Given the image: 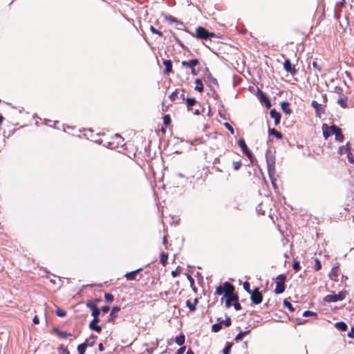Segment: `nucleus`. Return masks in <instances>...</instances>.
<instances>
[{
	"instance_id": "nucleus-1",
	"label": "nucleus",
	"mask_w": 354,
	"mask_h": 354,
	"mask_svg": "<svg viewBox=\"0 0 354 354\" xmlns=\"http://www.w3.org/2000/svg\"><path fill=\"white\" fill-rule=\"evenodd\" d=\"M225 286L228 288H230L229 291H227L225 296V306L227 308H230L232 305V303L234 304L239 300V297L234 293V286L231 283L225 281Z\"/></svg>"
},
{
	"instance_id": "nucleus-2",
	"label": "nucleus",
	"mask_w": 354,
	"mask_h": 354,
	"mask_svg": "<svg viewBox=\"0 0 354 354\" xmlns=\"http://www.w3.org/2000/svg\"><path fill=\"white\" fill-rule=\"evenodd\" d=\"M196 37L201 39L207 40L211 39L214 36V32H209L207 29L203 27L199 26L196 29Z\"/></svg>"
},
{
	"instance_id": "nucleus-3",
	"label": "nucleus",
	"mask_w": 354,
	"mask_h": 354,
	"mask_svg": "<svg viewBox=\"0 0 354 354\" xmlns=\"http://www.w3.org/2000/svg\"><path fill=\"white\" fill-rule=\"evenodd\" d=\"M120 146H124V138L117 133L111 138V141L107 143V147L113 149L118 148Z\"/></svg>"
},
{
	"instance_id": "nucleus-4",
	"label": "nucleus",
	"mask_w": 354,
	"mask_h": 354,
	"mask_svg": "<svg viewBox=\"0 0 354 354\" xmlns=\"http://www.w3.org/2000/svg\"><path fill=\"white\" fill-rule=\"evenodd\" d=\"M266 159L268 170L272 171L275 169V156L270 149H268L266 152ZM272 171H271L272 173Z\"/></svg>"
},
{
	"instance_id": "nucleus-5",
	"label": "nucleus",
	"mask_w": 354,
	"mask_h": 354,
	"mask_svg": "<svg viewBox=\"0 0 354 354\" xmlns=\"http://www.w3.org/2000/svg\"><path fill=\"white\" fill-rule=\"evenodd\" d=\"M346 295V291H340L337 294L328 295L325 297L324 301L328 303L342 301L345 299Z\"/></svg>"
},
{
	"instance_id": "nucleus-6",
	"label": "nucleus",
	"mask_w": 354,
	"mask_h": 354,
	"mask_svg": "<svg viewBox=\"0 0 354 354\" xmlns=\"http://www.w3.org/2000/svg\"><path fill=\"white\" fill-rule=\"evenodd\" d=\"M250 295L251 301L253 304L257 305L262 302L263 295L258 288H255L254 290H252Z\"/></svg>"
},
{
	"instance_id": "nucleus-7",
	"label": "nucleus",
	"mask_w": 354,
	"mask_h": 354,
	"mask_svg": "<svg viewBox=\"0 0 354 354\" xmlns=\"http://www.w3.org/2000/svg\"><path fill=\"white\" fill-rule=\"evenodd\" d=\"M257 96L258 99L259 100V101L262 104H264V105L266 106V107L267 109H270L272 106L271 102L269 100V98L267 97L266 94L265 93H263L259 88H257Z\"/></svg>"
},
{
	"instance_id": "nucleus-8",
	"label": "nucleus",
	"mask_w": 354,
	"mask_h": 354,
	"mask_svg": "<svg viewBox=\"0 0 354 354\" xmlns=\"http://www.w3.org/2000/svg\"><path fill=\"white\" fill-rule=\"evenodd\" d=\"M335 126V124L328 126L326 124L322 125L323 136L326 139L333 135Z\"/></svg>"
},
{
	"instance_id": "nucleus-9",
	"label": "nucleus",
	"mask_w": 354,
	"mask_h": 354,
	"mask_svg": "<svg viewBox=\"0 0 354 354\" xmlns=\"http://www.w3.org/2000/svg\"><path fill=\"white\" fill-rule=\"evenodd\" d=\"M311 105L315 110L316 116L321 118L322 115L324 113V109L322 107V104L315 100H313Z\"/></svg>"
},
{
	"instance_id": "nucleus-10",
	"label": "nucleus",
	"mask_w": 354,
	"mask_h": 354,
	"mask_svg": "<svg viewBox=\"0 0 354 354\" xmlns=\"http://www.w3.org/2000/svg\"><path fill=\"white\" fill-rule=\"evenodd\" d=\"M283 68L292 75H295L297 73V70L292 66L291 62L288 59H285L283 62Z\"/></svg>"
},
{
	"instance_id": "nucleus-11",
	"label": "nucleus",
	"mask_w": 354,
	"mask_h": 354,
	"mask_svg": "<svg viewBox=\"0 0 354 354\" xmlns=\"http://www.w3.org/2000/svg\"><path fill=\"white\" fill-rule=\"evenodd\" d=\"M199 61L198 59H192L189 61H183L181 64L184 67H188L191 69L195 68V67L198 65Z\"/></svg>"
},
{
	"instance_id": "nucleus-12",
	"label": "nucleus",
	"mask_w": 354,
	"mask_h": 354,
	"mask_svg": "<svg viewBox=\"0 0 354 354\" xmlns=\"http://www.w3.org/2000/svg\"><path fill=\"white\" fill-rule=\"evenodd\" d=\"M333 135H335V136L336 141H337L339 142H342L344 141V136L342 133V131L341 128H339L337 125L335 127V131H334Z\"/></svg>"
},
{
	"instance_id": "nucleus-13",
	"label": "nucleus",
	"mask_w": 354,
	"mask_h": 354,
	"mask_svg": "<svg viewBox=\"0 0 354 354\" xmlns=\"http://www.w3.org/2000/svg\"><path fill=\"white\" fill-rule=\"evenodd\" d=\"M120 310V308L118 306H114L111 309V312L107 317V321L109 322H113L114 319L118 316V313Z\"/></svg>"
},
{
	"instance_id": "nucleus-14",
	"label": "nucleus",
	"mask_w": 354,
	"mask_h": 354,
	"mask_svg": "<svg viewBox=\"0 0 354 354\" xmlns=\"http://www.w3.org/2000/svg\"><path fill=\"white\" fill-rule=\"evenodd\" d=\"M270 115L274 120V124L278 125L281 121V113L275 109H273L270 110Z\"/></svg>"
},
{
	"instance_id": "nucleus-15",
	"label": "nucleus",
	"mask_w": 354,
	"mask_h": 354,
	"mask_svg": "<svg viewBox=\"0 0 354 354\" xmlns=\"http://www.w3.org/2000/svg\"><path fill=\"white\" fill-rule=\"evenodd\" d=\"M143 270L142 268H140L137 270H135L133 271H131V272H127L124 274V277L127 279V280L128 281H132V280H136V274L140 272V271H142Z\"/></svg>"
},
{
	"instance_id": "nucleus-16",
	"label": "nucleus",
	"mask_w": 354,
	"mask_h": 354,
	"mask_svg": "<svg viewBox=\"0 0 354 354\" xmlns=\"http://www.w3.org/2000/svg\"><path fill=\"white\" fill-rule=\"evenodd\" d=\"M52 332L56 333L61 338L66 339L68 337L71 336V333L65 331H61L57 327H53Z\"/></svg>"
},
{
	"instance_id": "nucleus-17",
	"label": "nucleus",
	"mask_w": 354,
	"mask_h": 354,
	"mask_svg": "<svg viewBox=\"0 0 354 354\" xmlns=\"http://www.w3.org/2000/svg\"><path fill=\"white\" fill-rule=\"evenodd\" d=\"M223 326V319L221 318L218 319V322L214 324L212 326V331L214 333H218L221 330Z\"/></svg>"
},
{
	"instance_id": "nucleus-18",
	"label": "nucleus",
	"mask_w": 354,
	"mask_h": 354,
	"mask_svg": "<svg viewBox=\"0 0 354 354\" xmlns=\"http://www.w3.org/2000/svg\"><path fill=\"white\" fill-rule=\"evenodd\" d=\"M229 290H230V288H226L225 286V283H224L223 286H219L216 288V294H217L218 295H223V296L225 297V295L227 294V291H229Z\"/></svg>"
},
{
	"instance_id": "nucleus-19",
	"label": "nucleus",
	"mask_w": 354,
	"mask_h": 354,
	"mask_svg": "<svg viewBox=\"0 0 354 354\" xmlns=\"http://www.w3.org/2000/svg\"><path fill=\"white\" fill-rule=\"evenodd\" d=\"M290 104L288 102H283L281 104V108L282 111L287 115H290L292 113V110L289 107Z\"/></svg>"
},
{
	"instance_id": "nucleus-20",
	"label": "nucleus",
	"mask_w": 354,
	"mask_h": 354,
	"mask_svg": "<svg viewBox=\"0 0 354 354\" xmlns=\"http://www.w3.org/2000/svg\"><path fill=\"white\" fill-rule=\"evenodd\" d=\"M268 134L270 136H274L277 139H282V138H283V134L281 132L278 131L275 129H270V128H269L268 129Z\"/></svg>"
},
{
	"instance_id": "nucleus-21",
	"label": "nucleus",
	"mask_w": 354,
	"mask_h": 354,
	"mask_svg": "<svg viewBox=\"0 0 354 354\" xmlns=\"http://www.w3.org/2000/svg\"><path fill=\"white\" fill-rule=\"evenodd\" d=\"M97 322H93V321H91L90 323H89V328L92 330H94L98 333H101L102 331V327L100 325H97Z\"/></svg>"
},
{
	"instance_id": "nucleus-22",
	"label": "nucleus",
	"mask_w": 354,
	"mask_h": 354,
	"mask_svg": "<svg viewBox=\"0 0 354 354\" xmlns=\"http://www.w3.org/2000/svg\"><path fill=\"white\" fill-rule=\"evenodd\" d=\"M286 286L284 283H279L276 282V287L274 289V292L277 295L281 294L285 291Z\"/></svg>"
},
{
	"instance_id": "nucleus-23",
	"label": "nucleus",
	"mask_w": 354,
	"mask_h": 354,
	"mask_svg": "<svg viewBox=\"0 0 354 354\" xmlns=\"http://www.w3.org/2000/svg\"><path fill=\"white\" fill-rule=\"evenodd\" d=\"M163 64L165 66V73H169L172 71V63L170 59L163 60Z\"/></svg>"
},
{
	"instance_id": "nucleus-24",
	"label": "nucleus",
	"mask_w": 354,
	"mask_h": 354,
	"mask_svg": "<svg viewBox=\"0 0 354 354\" xmlns=\"http://www.w3.org/2000/svg\"><path fill=\"white\" fill-rule=\"evenodd\" d=\"M351 145L349 142H347L345 146L339 147L338 149V153L339 155H343L344 153H346L347 151L351 150Z\"/></svg>"
},
{
	"instance_id": "nucleus-25",
	"label": "nucleus",
	"mask_w": 354,
	"mask_h": 354,
	"mask_svg": "<svg viewBox=\"0 0 354 354\" xmlns=\"http://www.w3.org/2000/svg\"><path fill=\"white\" fill-rule=\"evenodd\" d=\"M250 333V330L241 331L236 335V336L234 338V340L236 342H239V341L242 340L243 339V337L245 336H246L247 335H248Z\"/></svg>"
},
{
	"instance_id": "nucleus-26",
	"label": "nucleus",
	"mask_w": 354,
	"mask_h": 354,
	"mask_svg": "<svg viewBox=\"0 0 354 354\" xmlns=\"http://www.w3.org/2000/svg\"><path fill=\"white\" fill-rule=\"evenodd\" d=\"M195 84H196L195 90L198 92H202L204 88L202 80L201 79H196L195 80Z\"/></svg>"
},
{
	"instance_id": "nucleus-27",
	"label": "nucleus",
	"mask_w": 354,
	"mask_h": 354,
	"mask_svg": "<svg viewBox=\"0 0 354 354\" xmlns=\"http://www.w3.org/2000/svg\"><path fill=\"white\" fill-rule=\"evenodd\" d=\"M185 337L183 333H180L178 336H177L175 339L176 343L180 346L185 343Z\"/></svg>"
},
{
	"instance_id": "nucleus-28",
	"label": "nucleus",
	"mask_w": 354,
	"mask_h": 354,
	"mask_svg": "<svg viewBox=\"0 0 354 354\" xmlns=\"http://www.w3.org/2000/svg\"><path fill=\"white\" fill-rule=\"evenodd\" d=\"M335 327L340 331H346L347 330V325L344 322H338L335 323Z\"/></svg>"
},
{
	"instance_id": "nucleus-29",
	"label": "nucleus",
	"mask_w": 354,
	"mask_h": 354,
	"mask_svg": "<svg viewBox=\"0 0 354 354\" xmlns=\"http://www.w3.org/2000/svg\"><path fill=\"white\" fill-rule=\"evenodd\" d=\"M88 347V344L86 342H84L77 346V351L78 354H84Z\"/></svg>"
},
{
	"instance_id": "nucleus-30",
	"label": "nucleus",
	"mask_w": 354,
	"mask_h": 354,
	"mask_svg": "<svg viewBox=\"0 0 354 354\" xmlns=\"http://www.w3.org/2000/svg\"><path fill=\"white\" fill-rule=\"evenodd\" d=\"M196 100L194 97H187L186 104L188 110H190V108L194 106L196 104Z\"/></svg>"
},
{
	"instance_id": "nucleus-31",
	"label": "nucleus",
	"mask_w": 354,
	"mask_h": 354,
	"mask_svg": "<svg viewBox=\"0 0 354 354\" xmlns=\"http://www.w3.org/2000/svg\"><path fill=\"white\" fill-rule=\"evenodd\" d=\"M337 104L342 108L344 109H346L348 107V104H347V97H339L338 100H337Z\"/></svg>"
},
{
	"instance_id": "nucleus-32",
	"label": "nucleus",
	"mask_w": 354,
	"mask_h": 354,
	"mask_svg": "<svg viewBox=\"0 0 354 354\" xmlns=\"http://www.w3.org/2000/svg\"><path fill=\"white\" fill-rule=\"evenodd\" d=\"M206 70L207 72V78L209 80V82L214 85L218 86L217 80L212 75V74L210 73L207 68Z\"/></svg>"
},
{
	"instance_id": "nucleus-33",
	"label": "nucleus",
	"mask_w": 354,
	"mask_h": 354,
	"mask_svg": "<svg viewBox=\"0 0 354 354\" xmlns=\"http://www.w3.org/2000/svg\"><path fill=\"white\" fill-rule=\"evenodd\" d=\"M167 260H168V254L167 253H165V252H162L160 254V263L162 266H165L167 263Z\"/></svg>"
},
{
	"instance_id": "nucleus-34",
	"label": "nucleus",
	"mask_w": 354,
	"mask_h": 354,
	"mask_svg": "<svg viewBox=\"0 0 354 354\" xmlns=\"http://www.w3.org/2000/svg\"><path fill=\"white\" fill-rule=\"evenodd\" d=\"M272 172L271 173V171L270 170H268V176H269V178L272 182V184L273 185V187H276V178H274V176H275V169L272 170Z\"/></svg>"
},
{
	"instance_id": "nucleus-35",
	"label": "nucleus",
	"mask_w": 354,
	"mask_h": 354,
	"mask_svg": "<svg viewBox=\"0 0 354 354\" xmlns=\"http://www.w3.org/2000/svg\"><path fill=\"white\" fill-rule=\"evenodd\" d=\"M233 346V344L231 342H227L224 348L223 349V354H230L231 348Z\"/></svg>"
},
{
	"instance_id": "nucleus-36",
	"label": "nucleus",
	"mask_w": 354,
	"mask_h": 354,
	"mask_svg": "<svg viewBox=\"0 0 354 354\" xmlns=\"http://www.w3.org/2000/svg\"><path fill=\"white\" fill-rule=\"evenodd\" d=\"M100 314V310H93V312L91 313V315L93 317V322H100V318H99V315Z\"/></svg>"
},
{
	"instance_id": "nucleus-37",
	"label": "nucleus",
	"mask_w": 354,
	"mask_h": 354,
	"mask_svg": "<svg viewBox=\"0 0 354 354\" xmlns=\"http://www.w3.org/2000/svg\"><path fill=\"white\" fill-rule=\"evenodd\" d=\"M57 351L59 354H70L69 350L65 347L63 344H61L58 348Z\"/></svg>"
},
{
	"instance_id": "nucleus-38",
	"label": "nucleus",
	"mask_w": 354,
	"mask_h": 354,
	"mask_svg": "<svg viewBox=\"0 0 354 354\" xmlns=\"http://www.w3.org/2000/svg\"><path fill=\"white\" fill-rule=\"evenodd\" d=\"M167 19V21L171 23H176V24H180L181 26H184L182 21L178 20L176 17L173 16H169Z\"/></svg>"
},
{
	"instance_id": "nucleus-39",
	"label": "nucleus",
	"mask_w": 354,
	"mask_h": 354,
	"mask_svg": "<svg viewBox=\"0 0 354 354\" xmlns=\"http://www.w3.org/2000/svg\"><path fill=\"white\" fill-rule=\"evenodd\" d=\"M238 145L241 147L242 151H243L247 148H248L247 145H246V143H245V140L243 138H241V139L239 140Z\"/></svg>"
},
{
	"instance_id": "nucleus-40",
	"label": "nucleus",
	"mask_w": 354,
	"mask_h": 354,
	"mask_svg": "<svg viewBox=\"0 0 354 354\" xmlns=\"http://www.w3.org/2000/svg\"><path fill=\"white\" fill-rule=\"evenodd\" d=\"M283 305L287 308H288V310L290 311V312H293L295 311V308L294 307L292 306V304L288 301V299H284L283 300Z\"/></svg>"
},
{
	"instance_id": "nucleus-41",
	"label": "nucleus",
	"mask_w": 354,
	"mask_h": 354,
	"mask_svg": "<svg viewBox=\"0 0 354 354\" xmlns=\"http://www.w3.org/2000/svg\"><path fill=\"white\" fill-rule=\"evenodd\" d=\"M286 279V276L285 274H281L278 275L277 277V283H281L285 284Z\"/></svg>"
},
{
	"instance_id": "nucleus-42",
	"label": "nucleus",
	"mask_w": 354,
	"mask_h": 354,
	"mask_svg": "<svg viewBox=\"0 0 354 354\" xmlns=\"http://www.w3.org/2000/svg\"><path fill=\"white\" fill-rule=\"evenodd\" d=\"M55 313L59 317H64L66 315V312L61 308H57Z\"/></svg>"
},
{
	"instance_id": "nucleus-43",
	"label": "nucleus",
	"mask_w": 354,
	"mask_h": 354,
	"mask_svg": "<svg viewBox=\"0 0 354 354\" xmlns=\"http://www.w3.org/2000/svg\"><path fill=\"white\" fill-rule=\"evenodd\" d=\"M186 306L189 309L190 311L193 312L196 310L195 304H192L189 300L186 301Z\"/></svg>"
},
{
	"instance_id": "nucleus-44",
	"label": "nucleus",
	"mask_w": 354,
	"mask_h": 354,
	"mask_svg": "<svg viewBox=\"0 0 354 354\" xmlns=\"http://www.w3.org/2000/svg\"><path fill=\"white\" fill-rule=\"evenodd\" d=\"M243 153L251 160H252V158L254 157L252 151L250 150L248 148H247L245 150H244L243 151Z\"/></svg>"
},
{
	"instance_id": "nucleus-45",
	"label": "nucleus",
	"mask_w": 354,
	"mask_h": 354,
	"mask_svg": "<svg viewBox=\"0 0 354 354\" xmlns=\"http://www.w3.org/2000/svg\"><path fill=\"white\" fill-rule=\"evenodd\" d=\"M243 153L251 160H252V158L254 157L252 151L250 150L248 148H247L245 150H244L243 151Z\"/></svg>"
},
{
	"instance_id": "nucleus-46",
	"label": "nucleus",
	"mask_w": 354,
	"mask_h": 354,
	"mask_svg": "<svg viewBox=\"0 0 354 354\" xmlns=\"http://www.w3.org/2000/svg\"><path fill=\"white\" fill-rule=\"evenodd\" d=\"M104 299L107 302H112L114 299V297L112 294L106 292L104 294Z\"/></svg>"
},
{
	"instance_id": "nucleus-47",
	"label": "nucleus",
	"mask_w": 354,
	"mask_h": 354,
	"mask_svg": "<svg viewBox=\"0 0 354 354\" xmlns=\"http://www.w3.org/2000/svg\"><path fill=\"white\" fill-rule=\"evenodd\" d=\"M232 164H233V169L235 171H238L242 165V162L241 160L234 161Z\"/></svg>"
},
{
	"instance_id": "nucleus-48",
	"label": "nucleus",
	"mask_w": 354,
	"mask_h": 354,
	"mask_svg": "<svg viewBox=\"0 0 354 354\" xmlns=\"http://www.w3.org/2000/svg\"><path fill=\"white\" fill-rule=\"evenodd\" d=\"M243 289L248 293L250 294L252 292V290H250V284L248 281H245L243 283Z\"/></svg>"
},
{
	"instance_id": "nucleus-49",
	"label": "nucleus",
	"mask_w": 354,
	"mask_h": 354,
	"mask_svg": "<svg viewBox=\"0 0 354 354\" xmlns=\"http://www.w3.org/2000/svg\"><path fill=\"white\" fill-rule=\"evenodd\" d=\"M86 307L90 308L92 312H93V310H97L100 309L95 304H93L91 302L87 303L86 304Z\"/></svg>"
},
{
	"instance_id": "nucleus-50",
	"label": "nucleus",
	"mask_w": 354,
	"mask_h": 354,
	"mask_svg": "<svg viewBox=\"0 0 354 354\" xmlns=\"http://www.w3.org/2000/svg\"><path fill=\"white\" fill-rule=\"evenodd\" d=\"M302 315L304 317L314 316L317 317V313L310 310H305L303 312Z\"/></svg>"
},
{
	"instance_id": "nucleus-51",
	"label": "nucleus",
	"mask_w": 354,
	"mask_h": 354,
	"mask_svg": "<svg viewBox=\"0 0 354 354\" xmlns=\"http://www.w3.org/2000/svg\"><path fill=\"white\" fill-rule=\"evenodd\" d=\"M322 268L321 261L318 259H315V270L318 271Z\"/></svg>"
},
{
	"instance_id": "nucleus-52",
	"label": "nucleus",
	"mask_w": 354,
	"mask_h": 354,
	"mask_svg": "<svg viewBox=\"0 0 354 354\" xmlns=\"http://www.w3.org/2000/svg\"><path fill=\"white\" fill-rule=\"evenodd\" d=\"M292 268L295 270V272H297L300 270L301 266H300V263L298 261L295 260L293 261Z\"/></svg>"
},
{
	"instance_id": "nucleus-53",
	"label": "nucleus",
	"mask_w": 354,
	"mask_h": 354,
	"mask_svg": "<svg viewBox=\"0 0 354 354\" xmlns=\"http://www.w3.org/2000/svg\"><path fill=\"white\" fill-rule=\"evenodd\" d=\"M223 325L225 327H229L232 324L231 318L229 316H227L225 319H223Z\"/></svg>"
},
{
	"instance_id": "nucleus-54",
	"label": "nucleus",
	"mask_w": 354,
	"mask_h": 354,
	"mask_svg": "<svg viewBox=\"0 0 354 354\" xmlns=\"http://www.w3.org/2000/svg\"><path fill=\"white\" fill-rule=\"evenodd\" d=\"M346 153H347V158L348 159V161L351 162V163H354V156L353 154L351 153V150H348L346 151Z\"/></svg>"
},
{
	"instance_id": "nucleus-55",
	"label": "nucleus",
	"mask_w": 354,
	"mask_h": 354,
	"mask_svg": "<svg viewBox=\"0 0 354 354\" xmlns=\"http://www.w3.org/2000/svg\"><path fill=\"white\" fill-rule=\"evenodd\" d=\"M171 123V118L169 115H165L163 117V124L166 126L169 125Z\"/></svg>"
},
{
	"instance_id": "nucleus-56",
	"label": "nucleus",
	"mask_w": 354,
	"mask_h": 354,
	"mask_svg": "<svg viewBox=\"0 0 354 354\" xmlns=\"http://www.w3.org/2000/svg\"><path fill=\"white\" fill-rule=\"evenodd\" d=\"M150 30L154 34L158 35L159 36H162V32L154 28L153 26H150Z\"/></svg>"
},
{
	"instance_id": "nucleus-57",
	"label": "nucleus",
	"mask_w": 354,
	"mask_h": 354,
	"mask_svg": "<svg viewBox=\"0 0 354 354\" xmlns=\"http://www.w3.org/2000/svg\"><path fill=\"white\" fill-rule=\"evenodd\" d=\"M312 66L314 68L317 69L319 72L322 71V66L318 64L317 62L313 61Z\"/></svg>"
},
{
	"instance_id": "nucleus-58",
	"label": "nucleus",
	"mask_w": 354,
	"mask_h": 354,
	"mask_svg": "<svg viewBox=\"0 0 354 354\" xmlns=\"http://www.w3.org/2000/svg\"><path fill=\"white\" fill-rule=\"evenodd\" d=\"M224 126L232 134L234 133V128L229 123H224Z\"/></svg>"
},
{
	"instance_id": "nucleus-59",
	"label": "nucleus",
	"mask_w": 354,
	"mask_h": 354,
	"mask_svg": "<svg viewBox=\"0 0 354 354\" xmlns=\"http://www.w3.org/2000/svg\"><path fill=\"white\" fill-rule=\"evenodd\" d=\"M177 90L174 91V92H172L170 95H169V98L171 101H174L176 100V98L177 97Z\"/></svg>"
},
{
	"instance_id": "nucleus-60",
	"label": "nucleus",
	"mask_w": 354,
	"mask_h": 354,
	"mask_svg": "<svg viewBox=\"0 0 354 354\" xmlns=\"http://www.w3.org/2000/svg\"><path fill=\"white\" fill-rule=\"evenodd\" d=\"M234 308L236 310H240L241 309V305L239 303V300L233 304Z\"/></svg>"
},
{
	"instance_id": "nucleus-61",
	"label": "nucleus",
	"mask_w": 354,
	"mask_h": 354,
	"mask_svg": "<svg viewBox=\"0 0 354 354\" xmlns=\"http://www.w3.org/2000/svg\"><path fill=\"white\" fill-rule=\"evenodd\" d=\"M100 311H102L104 313H106L109 311L110 308L109 306H104L100 309Z\"/></svg>"
},
{
	"instance_id": "nucleus-62",
	"label": "nucleus",
	"mask_w": 354,
	"mask_h": 354,
	"mask_svg": "<svg viewBox=\"0 0 354 354\" xmlns=\"http://www.w3.org/2000/svg\"><path fill=\"white\" fill-rule=\"evenodd\" d=\"M185 350H186L185 346H181L180 348L178 349L176 354H183L185 353Z\"/></svg>"
},
{
	"instance_id": "nucleus-63",
	"label": "nucleus",
	"mask_w": 354,
	"mask_h": 354,
	"mask_svg": "<svg viewBox=\"0 0 354 354\" xmlns=\"http://www.w3.org/2000/svg\"><path fill=\"white\" fill-rule=\"evenodd\" d=\"M175 39H176V41H177V43L183 48H186V47L185 46V45L183 44V43L178 38L176 37V36H174Z\"/></svg>"
},
{
	"instance_id": "nucleus-64",
	"label": "nucleus",
	"mask_w": 354,
	"mask_h": 354,
	"mask_svg": "<svg viewBox=\"0 0 354 354\" xmlns=\"http://www.w3.org/2000/svg\"><path fill=\"white\" fill-rule=\"evenodd\" d=\"M179 272L178 271V270H173L171 271V275L173 277H176L179 275Z\"/></svg>"
}]
</instances>
